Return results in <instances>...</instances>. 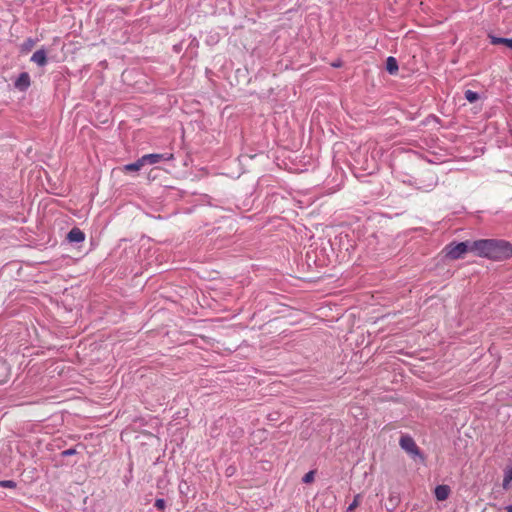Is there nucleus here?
I'll return each mask as SVG.
<instances>
[{
	"mask_svg": "<svg viewBox=\"0 0 512 512\" xmlns=\"http://www.w3.org/2000/svg\"><path fill=\"white\" fill-rule=\"evenodd\" d=\"M471 252L479 257L500 261L512 255V246L504 240L481 239L472 241Z\"/></svg>",
	"mask_w": 512,
	"mask_h": 512,
	"instance_id": "1",
	"label": "nucleus"
},
{
	"mask_svg": "<svg viewBox=\"0 0 512 512\" xmlns=\"http://www.w3.org/2000/svg\"><path fill=\"white\" fill-rule=\"evenodd\" d=\"M472 242L465 241L460 243H450L443 249L445 257L450 260H458L464 258V255L471 251Z\"/></svg>",
	"mask_w": 512,
	"mask_h": 512,
	"instance_id": "2",
	"label": "nucleus"
},
{
	"mask_svg": "<svg viewBox=\"0 0 512 512\" xmlns=\"http://www.w3.org/2000/svg\"><path fill=\"white\" fill-rule=\"evenodd\" d=\"M399 445L408 454L422 457L419 447L410 435H402L399 440Z\"/></svg>",
	"mask_w": 512,
	"mask_h": 512,
	"instance_id": "3",
	"label": "nucleus"
},
{
	"mask_svg": "<svg viewBox=\"0 0 512 512\" xmlns=\"http://www.w3.org/2000/svg\"><path fill=\"white\" fill-rule=\"evenodd\" d=\"M141 158H142V161L144 162V165H146V164L153 165L162 160L169 161V160L173 159V154L154 153V154L143 155Z\"/></svg>",
	"mask_w": 512,
	"mask_h": 512,
	"instance_id": "4",
	"label": "nucleus"
},
{
	"mask_svg": "<svg viewBox=\"0 0 512 512\" xmlns=\"http://www.w3.org/2000/svg\"><path fill=\"white\" fill-rule=\"evenodd\" d=\"M31 84L30 75L27 72H22L16 79L14 86L20 91H25Z\"/></svg>",
	"mask_w": 512,
	"mask_h": 512,
	"instance_id": "5",
	"label": "nucleus"
},
{
	"mask_svg": "<svg viewBox=\"0 0 512 512\" xmlns=\"http://www.w3.org/2000/svg\"><path fill=\"white\" fill-rule=\"evenodd\" d=\"M67 239L69 242H83L85 240V234L78 227H74L67 234Z\"/></svg>",
	"mask_w": 512,
	"mask_h": 512,
	"instance_id": "6",
	"label": "nucleus"
},
{
	"mask_svg": "<svg viewBox=\"0 0 512 512\" xmlns=\"http://www.w3.org/2000/svg\"><path fill=\"white\" fill-rule=\"evenodd\" d=\"M450 487L448 485H438L435 488V497L438 501H444L446 500L450 495Z\"/></svg>",
	"mask_w": 512,
	"mask_h": 512,
	"instance_id": "7",
	"label": "nucleus"
},
{
	"mask_svg": "<svg viewBox=\"0 0 512 512\" xmlns=\"http://www.w3.org/2000/svg\"><path fill=\"white\" fill-rule=\"evenodd\" d=\"M31 61L36 63L38 66H45L47 64L46 52L43 49H39L31 57Z\"/></svg>",
	"mask_w": 512,
	"mask_h": 512,
	"instance_id": "8",
	"label": "nucleus"
},
{
	"mask_svg": "<svg viewBox=\"0 0 512 512\" xmlns=\"http://www.w3.org/2000/svg\"><path fill=\"white\" fill-rule=\"evenodd\" d=\"M512 482V465H508L504 469V476L502 487L504 490H508L510 488V484Z\"/></svg>",
	"mask_w": 512,
	"mask_h": 512,
	"instance_id": "9",
	"label": "nucleus"
},
{
	"mask_svg": "<svg viewBox=\"0 0 512 512\" xmlns=\"http://www.w3.org/2000/svg\"><path fill=\"white\" fill-rule=\"evenodd\" d=\"M400 503V497L398 494L391 493L388 498V504L386 506L387 511H394Z\"/></svg>",
	"mask_w": 512,
	"mask_h": 512,
	"instance_id": "10",
	"label": "nucleus"
},
{
	"mask_svg": "<svg viewBox=\"0 0 512 512\" xmlns=\"http://www.w3.org/2000/svg\"><path fill=\"white\" fill-rule=\"evenodd\" d=\"M489 38L493 45L503 44L512 50V38L508 39V38H501V37H496V36H491V35L489 36Z\"/></svg>",
	"mask_w": 512,
	"mask_h": 512,
	"instance_id": "11",
	"label": "nucleus"
},
{
	"mask_svg": "<svg viewBox=\"0 0 512 512\" xmlns=\"http://www.w3.org/2000/svg\"><path fill=\"white\" fill-rule=\"evenodd\" d=\"M36 45V40L33 38H27L20 46V51L23 54L29 53Z\"/></svg>",
	"mask_w": 512,
	"mask_h": 512,
	"instance_id": "12",
	"label": "nucleus"
},
{
	"mask_svg": "<svg viewBox=\"0 0 512 512\" xmlns=\"http://www.w3.org/2000/svg\"><path fill=\"white\" fill-rule=\"evenodd\" d=\"M386 69L390 74H396L398 71V63L397 60L390 56L386 60Z\"/></svg>",
	"mask_w": 512,
	"mask_h": 512,
	"instance_id": "13",
	"label": "nucleus"
},
{
	"mask_svg": "<svg viewBox=\"0 0 512 512\" xmlns=\"http://www.w3.org/2000/svg\"><path fill=\"white\" fill-rule=\"evenodd\" d=\"M144 166V162L142 158H139L136 162L127 164L123 167V171L125 172H133L139 171Z\"/></svg>",
	"mask_w": 512,
	"mask_h": 512,
	"instance_id": "14",
	"label": "nucleus"
},
{
	"mask_svg": "<svg viewBox=\"0 0 512 512\" xmlns=\"http://www.w3.org/2000/svg\"><path fill=\"white\" fill-rule=\"evenodd\" d=\"M9 377V368L6 363L0 361V384L7 381Z\"/></svg>",
	"mask_w": 512,
	"mask_h": 512,
	"instance_id": "15",
	"label": "nucleus"
},
{
	"mask_svg": "<svg viewBox=\"0 0 512 512\" xmlns=\"http://www.w3.org/2000/svg\"><path fill=\"white\" fill-rule=\"evenodd\" d=\"M465 98L470 103H473V102H475V101H477L479 99V95H478L477 92H474L472 90H466L465 91Z\"/></svg>",
	"mask_w": 512,
	"mask_h": 512,
	"instance_id": "16",
	"label": "nucleus"
},
{
	"mask_svg": "<svg viewBox=\"0 0 512 512\" xmlns=\"http://www.w3.org/2000/svg\"><path fill=\"white\" fill-rule=\"evenodd\" d=\"M361 503V494L355 495L353 502L348 506L347 511H354Z\"/></svg>",
	"mask_w": 512,
	"mask_h": 512,
	"instance_id": "17",
	"label": "nucleus"
},
{
	"mask_svg": "<svg viewBox=\"0 0 512 512\" xmlns=\"http://www.w3.org/2000/svg\"><path fill=\"white\" fill-rule=\"evenodd\" d=\"M314 476H315V472L314 471H309L308 473H306L302 479V481L304 483H311L314 481Z\"/></svg>",
	"mask_w": 512,
	"mask_h": 512,
	"instance_id": "18",
	"label": "nucleus"
},
{
	"mask_svg": "<svg viewBox=\"0 0 512 512\" xmlns=\"http://www.w3.org/2000/svg\"><path fill=\"white\" fill-rule=\"evenodd\" d=\"M155 507L160 510V511H164L165 507H166V503H165V500L164 499H156L155 501Z\"/></svg>",
	"mask_w": 512,
	"mask_h": 512,
	"instance_id": "19",
	"label": "nucleus"
},
{
	"mask_svg": "<svg viewBox=\"0 0 512 512\" xmlns=\"http://www.w3.org/2000/svg\"><path fill=\"white\" fill-rule=\"evenodd\" d=\"M0 486L5 487V488H15L16 484H15V482H13L11 480H4V481H0Z\"/></svg>",
	"mask_w": 512,
	"mask_h": 512,
	"instance_id": "20",
	"label": "nucleus"
},
{
	"mask_svg": "<svg viewBox=\"0 0 512 512\" xmlns=\"http://www.w3.org/2000/svg\"><path fill=\"white\" fill-rule=\"evenodd\" d=\"M74 454H76V450L74 448H70V449L64 450L61 453V455L64 456V457L71 456V455H74Z\"/></svg>",
	"mask_w": 512,
	"mask_h": 512,
	"instance_id": "21",
	"label": "nucleus"
},
{
	"mask_svg": "<svg viewBox=\"0 0 512 512\" xmlns=\"http://www.w3.org/2000/svg\"><path fill=\"white\" fill-rule=\"evenodd\" d=\"M508 512H512V505H509L505 508Z\"/></svg>",
	"mask_w": 512,
	"mask_h": 512,
	"instance_id": "22",
	"label": "nucleus"
},
{
	"mask_svg": "<svg viewBox=\"0 0 512 512\" xmlns=\"http://www.w3.org/2000/svg\"><path fill=\"white\" fill-rule=\"evenodd\" d=\"M333 66H334V67H339V66H340V64H339V63H334V64H333Z\"/></svg>",
	"mask_w": 512,
	"mask_h": 512,
	"instance_id": "23",
	"label": "nucleus"
}]
</instances>
